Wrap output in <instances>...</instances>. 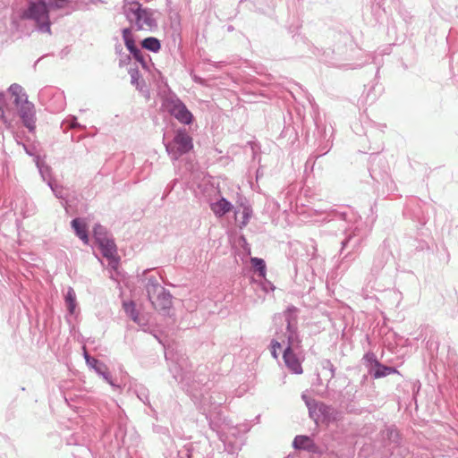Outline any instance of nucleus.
<instances>
[{
    "label": "nucleus",
    "mask_w": 458,
    "mask_h": 458,
    "mask_svg": "<svg viewBox=\"0 0 458 458\" xmlns=\"http://www.w3.org/2000/svg\"><path fill=\"white\" fill-rule=\"evenodd\" d=\"M193 148L192 139L185 131H178L174 140L166 146L168 153L175 159Z\"/></svg>",
    "instance_id": "4"
},
{
    "label": "nucleus",
    "mask_w": 458,
    "mask_h": 458,
    "mask_svg": "<svg viewBox=\"0 0 458 458\" xmlns=\"http://www.w3.org/2000/svg\"><path fill=\"white\" fill-rule=\"evenodd\" d=\"M293 446L297 449L311 451L315 447L313 440L306 436H297L293 440Z\"/></svg>",
    "instance_id": "11"
},
{
    "label": "nucleus",
    "mask_w": 458,
    "mask_h": 458,
    "mask_svg": "<svg viewBox=\"0 0 458 458\" xmlns=\"http://www.w3.org/2000/svg\"><path fill=\"white\" fill-rule=\"evenodd\" d=\"M125 45L131 53L134 52L137 49L132 40H126Z\"/></svg>",
    "instance_id": "22"
},
{
    "label": "nucleus",
    "mask_w": 458,
    "mask_h": 458,
    "mask_svg": "<svg viewBox=\"0 0 458 458\" xmlns=\"http://www.w3.org/2000/svg\"><path fill=\"white\" fill-rule=\"evenodd\" d=\"M250 216L251 210L249 207L242 205L238 208L235 211V220L241 228L248 224Z\"/></svg>",
    "instance_id": "9"
},
{
    "label": "nucleus",
    "mask_w": 458,
    "mask_h": 458,
    "mask_svg": "<svg viewBox=\"0 0 458 458\" xmlns=\"http://www.w3.org/2000/svg\"><path fill=\"white\" fill-rule=\"evenodd\" d=\"M125 312L128 316L136 323L140 322L138 312L135 309V304L133 302L124 303L123 304Z\"/></svg>",
    "instance_id": "18"
},
{
    "label": "nucleus",
    "mask_w": 458,
    "mask_h": 458,
    "mask_svg": "<svg viewBox=\"0 0 458 458\" xmlns=\"http://www.w3.org/2000/svg\"><path fill=\"white\" fill-rule=\"evenodd\" d=\"M169 111L177 120L185 124H190L192 121V114L187 107L181 102H174L169 106Z\"/></svg>",
    "instance_id": "7"
},
{
    "label": "nucleus",
    "mask_w": 458,
    "mask_h": 458,
    "mask_svg": "<svg viewBox=\"0 0 458 458\" xmlns=\"http://www.w3.org/2000/svg\"><path fill=\"white\" fill-rule=\"evenodd\" d=\"M278 350H281V344L277 341H273L271 344V353L274 358H277Z\"/></svg>",
    "instance_id": "20"
},
{
    "label": "nucleus",
    "mask_w": 458,
    "mask_h": 458,
    "mask_svg": "<svg viewBox=\"0 0 458 458\" xmlns=\"http://www.w3.org/2000/svg\"><path fill=\"white\" fill-rule=\"evenodd\" d=\"M250 263H251L252 267L259 272V275L261 277L266 276V264L262 259L251 258Z\"/></svg>",
    "instance_id": "16"
},
{
    "label": "nucleus",
    "mask_w": 458,
    "mask_h": 458,
    "mask_svg": "<svg viewBox=\"0 0 458 458\" xmlns=\"http://www.w3.org/2000/svg\"><path fill=\"white\" fill-rule=\"evenodd\" d=\"M285 366L295 374H301L303 372L301 360L293 352L291 346H288L284 352L283 355Z\"/></svg>",
    "instance_id": "8"
},
{
    "label": "nucleus",
    "mask_w": 458,
    "mask_h": 458,
    "mask_svg": "<svg viewBox=\"0 0 458 458\" xmlns=\"http://www.w3.org/2000/svg\"><path fill=\"white\" fill-rule=\"evenodd\" d=\"M329 410H330V408L327 407L325 405H321L320 408H319V411H322L323 413H325L326 411H327Z\"/></svg>",
    "instance_id": "24"
},
{
    "label": "nucleus",
    "mask_w": 458,
    "mask_h": 458,
    "mask_svg": "<svg viewBox=\"0 0 458 458\" xmlns=\"http://www.w3.org/2000/svg\"><path fill=\"white\" fill-rule=\"evenodd\" d=\"M231 208V203L224 198L211 205L212 211L218 216H224L225 213L229 212Z\"/></svg>",
    "instance_id": "12"
},
{
    "label": "nucleus",
    "mask_w": 458,
    "mask_h": 458,
    "mask_svg": "<svg viewBox=\"0 0 458 458\" xmlns=\"http://www.w3.org/2000/svg\"><path fill=\"white\" fill-rule=\"evenodd\" d=\"M67 2V0H53L52 5L57 9H62L66 6Z\"/></svg>",
    "instance_id": "21"
},
{
    "label": "nucleus",
    "mask_w": 458,
    "mask_h": 458,
    "mask_svg": "<svg viewBox=\"0 0 458 458\" xmlns=\"http://www.w3.org/2000/svg\"><path fill=\"white\" fill-rule=\"evenodd\" d=\"M93 233H94V237L95 239L97 240V236L99 235V236H106V233L103 228V226H101L100 225H97L94 229H93Z\"/></svg>",
    "instance_id": "19"
},
{
    "label": "nucleus",
    "mask_w": 458,
    "mask_h": 458,
    "mask_svg": "<svg viewBox=\"0 0 458 458\" xmlns=\"http://www.w3.org/2000/svg\"><path fill=\"white\" fill-rule=\"evenodd\" d=\"M85 359L87 360V363L93 367L98 373L102 374L105 377H106V365L100 363L97 359L90 358L88 353L85 352Z\"/></svg>",
    "instance_id": "13"
},
{
    "label": "nucleus",
    "mask_w": 458,
    "mask_h": 458,
    "mask_svg": "<svg viewBox=\"0 0 458 458\" xmlns=\"http://www.w3.org/2000/svg\"><path fill=\"white\" fill-rule=\"evenodd\" d=\"M4 111L2 107H0V117L4 119Z\"/></svg>",
    "instance_id": "25"
},
{
    "label": "nucleus",
    "mask_w": 458,
    "mask_h": 458,
    "mask_svg": "<svg viewBox=\"0 0 458 458\" xmlns=\"http://www.w3.org/2000/svg\"><path fill=\"white\" fill-rule=\"evenodd\" d=\"M72 226L75 230L77 236L85 243H88L89 236L86 224L81 219L75 218L72 221Z\"/></svg>",
    "instance_id": "10"
},
{
    "label": "nucleus",
    "mask_w": 458,
    "mask_h": 458,
    "mask_svg": "<svg viewBox=\"0 0 458 458\" xmlns=\"http://www.w3.org/2000/svg\"><path fill=\"white\" fill-rule=\"evenodd\" d=\"M395 369L391 367L383 366L380 364L376 365V369L374 372V377L376 378L386 377L387 375H390L392 373H394Z\"/></svg>",
    "instance_id": "17"
},
{
    "label": "nucleus",
    "mask_w": 458,
    "mask_h": 458,
    "mask_svg": "<svg viewBox=\"0 0 458 458\" xmlns=\"http://www.w3.org/2000/svg\"><path fill=\"white\" fill-rule=\"evenodd\" d=\"M142 47L152 52H157L160 49V42L156 38H147L142 41Z\"/></svg>",
    "instance_id": "14"
},
{
    "label": "nucleus",
    "mask_w": 458,
    "mask_h": 458,
    "mask_svg": "<svg viewBox=\"0 0 458 458\" xmlns=\"http://www.w3.org/2000/svg\"><path fill=\"white\" fill-rule=\"evenodd\" d=\"M97 242L103 256L109 260V265L115 269L118 266V258L116 246L114 241L107 238V236L98 235Z\"/></svg>",
    "instance_id": "6"
},
{
    "label": "nucleus",
    "mask_w": 458,
    "mask_h": 458,
    "mask_svg": "<svg viewBox=\"0 0 458 458\" xmlns=\"http://www.w3.org/2000/svg\"><path fill=\"white\" fill-rule=\"evenodd\" d=\"M65 302L70 313H73L76 308V294L72 288H69L65 296Z\"/></svg>",
    "instance_id": "15"
},
{
    "label": "nucleus",
    "mask_w": 458,
    "mask_h": 458,
    "mask_svg": "<svg viewBox=\"0 0 458 458\" xmlns=\"http://www.w3.org/2000/svg\"><path fill=\"white\" fill-rule=\"evenodd\" d=\"M148 296L156 310H165L172 306V296L165 288L157 284H148L147 287Z\"/></svg>",
    "instance_id": "5"
},
{
    "label": "nucleus",
    "mask_w": 458,
    "mask_h": 458,
    "mask_svg": "<svg viewBox=\"0 0 458 458\" xmlns=\"http://www.w3.org/2000/svg\"><path fill=\"white\" fill-rule=\"evenodd\" d=\"M12 98H13V104L16 106L19 115L22 120L24 126L30 131L35 129V110L32 103L28 101V97L24 92L21 86L18 84H13L8 89Z\"/></svg>",
    "instance_id": "1"
},
{
    "label": "nucleus",
    "mask_w": 458,
    "mask_h": 458,
    "mask_svg": "<svg viewBox=\"0 0 458 458\" xmlns=\"http://www.w3.org/2000/svg\"><path fill=\"white\" fill-rule=\"evenodd\" d=\"M134 58L140 62H143V56L141 52L137 48L134 52L131 53Z\"/></svg>",
    "instance_id": "23"
},
{
    "label": "nucleus",
    "mask_w": 458,
    "mask_h": 458,
    "mask_svg": "<svg viewBox=\"0 0 458 458\" xmlns=\"http://www.w3.org/2000/svg\"><path fill=\"white\" fill-rule=\"evenodd\" d=\"M124 13L131 21L135 22L139 30H149L155 25V21L150 13L142 9L138 2H126Z\"/></svg>",
    "instance_id": "3"
},
{
    "label": "nucleus",
    "mask_w": 458,
    "mask_h": 458,
    "mask_svg": "<svg viewBox=\"0 0 458 458\" xmlns=\"http://www.w3.org/2000/svg\"><path fill=\"white\" fill-rule=\"evenodd\" d=\"M48 12L45 0H29V6L23 13V18L34 21L38 30L41 32L51 34Z\"/></svg>",
    "instance_id": "2"
}]
</instances>
